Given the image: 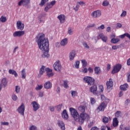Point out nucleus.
I'll return each instance as SVG.
<instances>
[{"instance_id": "53", "label": "nucleus", "mask_w": 130, "mask_h": 130, "mask_svg": "<svg viewBox=\"0 0 130 130\" xmlns=\"http://www.w3.org/2000/svg\"><path fill=\"white\" fill-rule=\"evenodd\" d=\"M108 5H109V2H108V1H104L103 3V6H104V7H107Z\"/></svg>"}, {"instance_id": "55", "label": "nucleus", "mask_w": 130, "mask_h": 130, "mask_svg": "<svg viewBox=\"0 0 130 130\" xmlns=\"http://www.w3.org/2000/svg\"><path fill=\"white\" fill-rule=\"evenodd\" d=\"M64 88H69V85H68V81H64Z\"/></svg>"}, {"instance_id": "30", "label": "nucleus", "mask_w": 130, "mask_h": 130, "mask_svg": "<svg viewBox=\"0 0 130 130\" xmlns=\"http://www.w3.org/2000/svg\"><path fill=\"white\" fill-rule=\"evenodd\" d=\"M51 8H52V6L50 4V3H47L46 4V6L44 9V11L48 12V10H49L50 9H51Z\"/></svg>"}, {"instance_id": "64", "label": "nucleus", "mask_w": 130, "mask_h": 130, "mask_svg": "<svg viewBox=\"0 0 130 130\" xmlns=\"http://www.w3.org/2000/svg\"><path fill=\"white\" fill-rule=\"evenodd\" d=\"M90 130H99V128H98V127L94 126V127H92Z\"/></svg>"}, {"instance_id": "34", "label": "nucleus", "mask_w": 130, "mask_h": 130, "mask_svg": "<svg viewBox=\"0 0 130 130\" xmlns=\"http://www.w3.org/2000/svg\"><path fill=\"white\" fill-rule=\"evenodd\" d=\"M120 128L121 130H130V126H128L127 127H125L123 129V124H121L120 126Z\"/></svg>"}, {"instance_id": "11", "label": "nucleus", "mask_w": 130, "mask_h": 130, "mask_svg": "<svg viewBox=\"0 0 130 130\" xmlns=\"http://www.w3.org/2000/svg\"><path fill=\"white\" fill-rule=\"evenodd\" d=\"M25 34L24 31H17L14 32L13 34L14 37H21V36H23Z\"/></svg>"}, {"instance_id": "57", "label": "nucleus", "mask_w": 130, "mask_h": 130, "mask_svg": "<svg viewBox=\"0 0 130 130\" xmlns=\"http://www.w3.org/2000/svg\"><path fill=\"white\" fill-rule=\"evenodd\" d=\"M43 88V86L42 85H38V87L36 88V90H41Z\"/></svg>"}, {"instance_id": "63", "label": "nucleus", "mask_w": 130, "mask_h": 130, "mask_svg": "<svg viewBox=\"0 0 130 130\" xmlns=\"http://www.w3.org/2000/svg\"><path fill=\"white\" fill-rule=\"evenodd\" d=\"M127 82L130 83V72L127 74Z\"/></svg>"}, {"instance_id": "22", "label": "nucleus", "mask_w": 130, "mask_h": 130, "mask_svg": "<svg viewBox=\"0 0 130 130\" xmlns=\"http://www.w3.org/2000/svg\"><path fill=\"white\" fill-rule=\"evenodd\" d=\"M9 73L10 75H14V77L15 78H17L18 77V73H17V72L13 69H10L9 70Z\"/></svg>"}, {"instance_id": "50", "label": "nucleus", "mask_w": 130, "mask_h": 130, "mask_svg": "<svg viewBox=\"0 0 130 130\" xmlns=\"http://www.w3.org/2000/svg\"><path fill=\"white\" fill-rule=\"evenodd\" d=\"M126 16V11H122V13H121L120 16L122 17H124Z\"/></svg>"}, {"instance_id": "9", "label": "nucleus", "mask_w": 130, "mask_h": 130, "mask_svg": "<svg viewBox=\"0 0 130 130\" xmlns=\"http://www.w3.org/2000/svg\"><path fill=\"white\" fill-rule=\"evenodd\" d=\"M93 18H99L101 16V11L100 10H96L92 12L91 14Z\"/></svg>"}, {"instance_id": "15", "label": "nucleus", "mask_w": 130, "mask_h": 130, "mask_svg": "<svg viewBox=\"0 0 130 130\" xmlns=\"http://www.w3.org/2000/svg\"><path fill=\"white\" fill-rule=\"evenodd\" d=\"M57 124L59 127H60L61 129L62 130H64L66 129V127L64 125V123H63V121L60 120H57Z\"/></svg>"}, {"instance_id": "19", "label": "nucleus", "mask_w": 130, "mask_h": 130, "mask_svg": "<svg viewBox=\"0 0 130 130\" xmlns=\"http://www.w3.org/2000/svg\"><path fill=\"white\" fill-rule=\"evenodd\" d=\"M44 87L45 89H51L52 87V84H51L50 81H47L44 84Z\"/></svg>"}, {"instance_id": "1", "label": "nucleus", "mask_w": 130, "mask_h": 130, "mask_svg": "<svg viewBox=\"0 0 130 130\" xmlns=\"http://www.w3.org/2000/svg\"><path fill=\"white\" fill-rule=\"evenodd\" d=\"M37 43L39 48L43 51L42 56L44 58H47L50 56L48 53L49 51V42L48 39H45V35L43 34H39L37 36Z\"/></svg>"}, {"instance_id": "18", "label": "nucleus", "mask_w": 130, "mask_h": 130, "mask_svg": "<svg viewBox=\"0 0 130 130\" xmlns=\"http://www.w3.org/2000/svg\"><path fill=\"white\" fill-rule=\"evenodd\" d=\"M46 71L47 72V76L48 77V78H50V77H53L54 74L53 73H52V70L49 68H46Z\"/></svg>"}, {"instance_id": "10", "label": "nucleus", "mask_w": 130, "mask_h": 130, "mask_svg": "<svg viewBox=\"0 0 130 130\" xmlns=\"http://www.w3.org/2000/svg\"><path fill=\"white\" fill-rule=\"evenodd\" d=\"M31 105L33 107L34 111H37L40 108V105L37 102L34 101L32 102Z\"/></svg>"}, {"instance_id": "13", "label": "nucleus", "mask_w": 130, "mask_h": 130, "mask_svg": "<svg viewBox=\"0 0 130 130\" xmlns=\"http://www.w3.org/2000/svg\"><path fill=\"white\" fill-rule=\"evenodd\" d=\"M89 91L91 93H92L93 95H97V85H93L92 86H91Z\"/></svg>"}, {"instance_id": "56", "label": "nucleus", "mask_w": 130, "mask_h": 130, "mask_svg": "<svg viewBox=\"0 0 130 130\" xmlns=\"http://www.w3.org/2000/svg\"><path fill=\"white\" fill-rule=\"evenodd\" d=\"M71 94L72 97H75V96H77V91H72L71 92Z\"/></svg>"}, {"instance_id": "40", "label": "nucleus", "mask_w": 130, "mask_h": 130, "mask_svg": "<svg viewBox=\"0 0 130 130\" xmlns=\"http://www.w3.org/2000/svg\"><path fill=\"white\" fill-rule=\"evenodd\" d=\"M73 32H74V30L72 27L68 28V34L69 35H73Z\"/></svg>"}, {"instance_id": "8", "label": "nucleus", "mask_w": 130, "mask_h": 130, "mask_svg": "<svg viewBox=\"0 0 130 130\" xmlns=\"http://www.w3.org/2000/svg\"><path fill=\"white\" fill-rule=\"evenodd\" d=\"M17 111L21 115H24V112H25V105L22 103L18 108Z\"/></svg>"}, {"instance_id": "58", "label": "nucleus", "mask_w": 130, "mask_h": 130, "mask_svg": "<svg viewBox=\"0 0 130 130\" xmlns=\"http://www.w3.org/2000/svg\"><path fill=\"white\" fill-rule=\"evenodd\" d=\"M105 26H104V24H102V25L98 27V30H100L101 29H102V30H103V29H105Z\"/></svg>"}, {"instance_id": "36", "label": "nucleus", "mask_w": 130, "mask_h": 130, "mask_svg": "<svg viewBox=\"0 0 130 130\" xmlns=\"http://www.w3.org/2000/svg\"><path fill=\"white\" fill-rule=\"evenodd\" d=\"M84 39H86V40H90V35L88 33L85 34L84 35Z\"/></svg>"}, {"instance_id": "29", "label": "nucleus", "mask_w": 130, "mask_h": 130, "mask_svg": "<svg viewBox=\"0 0 130 130\" xmlns=\"http://www.w3.org/2000/svg\"><path fill=\"white\" fill-rule=\"evenodd\" d=\"M119 41H120V40L117 38H112L111 40V42L113 44H116V43H118Z\"/></svg>"}, {"instance_id": "59", "label": "nucleus", "mask_w": 130, "mask_h": 130, "mask_svg": "<svg viewBox=\"0 0 130 130\" xmlns=\"http://www.w3.org/2000/svg\"><path fill=\"white\" fill-rule=\"evenodd\" d=\"M121 112L120 111H117L115 114V116L116 117H119L120 116Z\"/></svg>"}, {"instance_id": "41", "label": "nucleus", "mask_w": 130, "mask_h": 130, "mask_svg": "<svg viewBox=\"0 0 130 130\" xmlns=\"http://www.w3.org/2000/svg\"><path fill=\"white\" fill-rule=\"evenodd\" d=\"M120 47H121L120 45H114L112 47V49L113 50H116V49H118V48H120Z\"/></svg>"}, {"instance_id": "39", "label": "nucleus", "mask_w": 130, "mask_h": 130, "mask_svg": "<svg viewBox=\"0 0 130 130\" xmlns=\"http://www.w3.org/2000/svg\"><path fill=\"white\" fill-rule=\"evenodd\" d=\"M74 67L75 69H79V67H80V61H78V60L76 61L75 62Z\"/></svg>"}, {"instance_id": "20", "label": "nucleus", "mask_w": 130, "mask_h": 130, "mask_svg": "<svg viewBox=\"0 0 130 130\" xmlns=\"http://www.w3.org/2000/svg\"><path fill=\"white\" fill-rule=\"evenodd\" d=\"M105 107H106V105H105V103H102L101 104L100 106L97 108L99 109L100 111H103L104 109H105Z\"/></svg>"}, {"instance_id": "17", "label": "nucleus", "mask_w": 130, "mask_h": 130, "mask_svg": "<svg viewBox=\"0 0 130 130\" xmlns=\"http://www.w3.org/2000/svg\"><path fill=\"white\" fill-rule=\"evenodd\" d=\"M57 19H58L60 21V22L62 24L64 23L66 21V16H64L63 15L61 14L57 16Z\"/></svg>"}, {"instance_id": "26", "label": "nucleus", "mask_w": 130, "mask_h": 130, "mask_svg": "<svg viewBox=\"0 0 130 130\" xmlns=\"http://www.w3.org/2000/svg\"><path fill=\"white\" fill-rule=\"evenodd\" d=\"M99 37H100L103 42H106V41H107V37L103 35V34H100L99 35Z\"/></svg>"}, {"instance_id": "27", "label": "nucleus", "mask_w": 130, "mask_h": 130, "mask_svg": "<svg viewBox=\"0 0 130 130\" xmlns=\"http://www.w3.org/2000/svg\"><path fill=\"white\" fill-rule=\"evenodd\" d=\"M61 46H66L68 44V39L65 38L62 40L60 43Z\"/></svg>"}, {"instance_id": "25", "label": "nucleus", "mask_w": 130, "mask_h": 130, "mask_svg": "<svg viewBox=\"0 0 130 130\" xmlns=\"http://www.w3.org/2000/svg\"><path fill=\"white\" fill-rule=\"evenodd\" d=\"M45 70V67L42 66L41 68L40 69L38 78H40V77H41L42 75H43V73H44Z\"/></svg>"}, {"instance_id": "14", "label": "nucleus", "mask_w": 130, "mask_h": 130, "mask_svg": "<svg viewBox=\"0 0 130 130\" xmlns=\"http://www.w3.org/2000/svg\"><path fill=\"white\" fill-rule=\"evenodd\" d=\"M77 52L75 50H73L69 54L70 60H73L76 56Z\"/></svg>"}, {"instance_id": "31", "label": "nucleus", "mask_w": 130, "mask_h": 130, "mask_svg": "<svg viewBox=\"0 0 130 130\" xmlns=\"http://www.w3.org/2000/svg\"><path fill=\"white\" fill-rule=\"evenodd\" d=\"M79 111L81 112V113H84L85 112V106H80L78 107Z\"/></svg>"}, {"instance_id": "5", "label": "nucleus", "mask_w": 130, "mask_h": 130, "mask_svg": "<svg viewBox=\"0 0 130 130\" xmlns=\"http://www.w3.org/2000/svg\"><path fill=\"white\" fill-rule=\"evenodd\" d=\"M53 68L54 70L56 72H61V64H60V62L59 61L55 62L53 64Z\"/></svg>"}, {"instance_id": "2", "label": "nucleus", "mask_w": 130, "mask_h": 130, "mask_svg": "<svg viewBox=\"0 0 130 130\" xmlns=\"http://www.w3.org/2000/svg\"><path fill=\"white\" fill-rule=\"evenodd\" d=\"M70 111L72 117H73L76 121H78L79 120V118H80V115H79L78 111L73 108H70Z\"/></svg>"}, {"instance_id": "24", "label": "nucleus", "mask_w": 130, "mask_h": 130, "mask_svg": "<svg viewBox=\"0 0 130 130\" xmlns=\"http://www.w3.org/2000/svg\"><path fill=\"white\" fill-rule=\"evenodd\" d=\"M127 88H128V84L127 83H125L120 86V89L122 90V91H126Z\"/></svg>"}, {"instance_id": "46", "label": "nucleus", "mask_w": 130, "mask_h": 130, "mask_svg": "<svg viewBox=\"0 0 130 130\" xmlns=\"http://www.w3.org/2000/svg\"><path fill=\"white\" fill-rule=\"evenodd\" d=\"M108 118L107 117H104L103 119V121L104 123H107L108 122Z\"/></svg>"}, {"instance_id": "45", "label": "nucleus", "mask_w": 130, "mask_h": 130, "mask_svg": "<svg viewBox=\"0 0 130 130\" xmlns=\"http://www.w3.org/2000/svg\"><path fill=\"white\" fill-rule=\"evenodd\" d=\"M101 97L102 100H107V102H109V99L106 98L104 95H101Z\"/></svg>"}, {"instance_id": "60", "label": "nucleus", "mask_w": 130, "mask_h": 130, "mask_svg": "<svg viewBox=\"0 0 130 130\" xmlns=\"http://www.w3.org/2000/svg\"><path fill=\"white\" fill-rule=\"evenodd\" d=\"M1 125H9L8 122H2Z\"/></svg>"}, {"instance_id": "37", "label": "nucleus", "mask_w": 130, "mask_h": 130, "mask_svg": "<svg viewBox=\"0 0 130 130\" xmlns=\"http://www.w3.org/2000/svg\"><path fill=\"white\" fill-rule=\"evenodd\" d=\"M82 45L84 46V48H86V49H89L90 48V47L88 45V44H87V42H83L82 43Z\"/></svg>"}, {"instance_id": "52", "label": "nucleus", "mask_w": 130, "mask_h": 130, "mask_svg": "<svg viewBox=\"0 0 130 130\" xmlns=\"http://www.w3.org/2000/svg\"><path fill=\"white\" fill-rule=\"evenodd\" d=\"M29 130H37V127L35 125H31L29 128Z\"/></svg>"}, {"instance_id": "48", "label": "nucleus", "mask_w": 130, "mask_h": 130, "mask_svg": "<svg viewBox=\"0 0 130 130\" xmlns=\"http://www.w3.org/2000/svg\"><path fill=\"white\" fill-rule=\"evenodd\" d=\"M80 8V5L77 3V5L75 8H74V10L75 11V12H78L79 11V9Z\"/></svg>"}, {"instance_id": "47", "label": "nucleus", "mask_w": 130, "mask_h": 130, "mask_svg": "<svg viewBox=\"0 0 130 130\" xmlns=\"http://www.w3.org/2000/svg\"><path fill=\"white\" fill-rule=\"evenodd\" d=\"M20 86H19L18 85L16 86V87H15V92L17 93H20Z\"/></svg>"}, {"instance_id": "4", "label": "nucleus", "mask_w": 130, "mask_h": 130, "mask_svg": "<svg viewBox=\"0 0 130 130\" xmlns=\"http://www.w3.org/2000/svg\"><path fill=\"white\" fill-rule=\"evenodd\" d=\"M84 81L85 82V83L88 84V86H92V85H94L95 83V80L89 76H85L84 78Z\"/></svg>"}, {"instance_id": "62", "label": "nucleus", "mask_w": 130, "mask_h": 130, "mask_svg": "<svg viewBox=\"0 0 130 130\" xmlns=\"http://www.w3.org/2000/svg\"><path fill=\"white\" fill-rule=\"evenodd\" d=\"M93 124H94V122H93V121L90 122L88 125V127H92V126H93Z\"/></svg>"}, {"instance_id": "51", "label": "nucleus", "mask_w": 130, "mask_h": 130, "mask_svg": "<svg viewBox=\"0 0 130 130\" xmlns=\"http://www.w3.org/2000/svg\"><path fill=\"white\" fill-rule=\"evenodd\" d=\"M61 108H62V105H59L57 106V111H60L61 110Z\"/></svg>"}, {"instance_id": "38", "label": "nucleus", "mask_w": 130, "mask_h": 130, "mask_svg": "<svg viewBox=\"0 0 130 130\" xmlns=\"http://www.w3.org/2000/svg\"><path fill=\"white\" fill-rule=\"evenodd\" d=\"M81 62L82 63V66L83 67V68H86V67H87V64H88V63H87L86 60H82Z\"/></svg>"}, {"instance_id": "33", "label": "nucleus", "mask_w": 130, "mask_h": 130, "mask_svg": "<svg viewBox=\"0 0 130 130\" xmlns=\"http://www.w3.org/2000/svg\"><path fill=\"white\" fill-rule=\"evenodd\" d=\"M21 78L22 79H26V70L23 69L21 71Z\"/></svg>"}, {"instance_id": "12", "label": "nucleus", "mask_w": 130, "mask_h": 130, "mask_svg": "<svg viewBox=\"0 0 130 130\" xmlns=\"http://www.w3.org/2000/svg\"><path fill=\"white\" fill-rule=\"evenodd\" d=\"M30 4V0H21L19 3H18V6L19 7H21L22 5L24 6H27Z\"/></svg>"}, {"instance_id": "23", "label": "nucleus", "mask_w": 130, "mask_h": 130, "mask_svg": "<svg viewBox=\"0 0 130 130\" xmlns=\"http://www.w3.org/2000/svg\"><path fill=\"white\" fill-rule=\"evenodd\" d=\"M62 116L63 118L65 119H68L69 118V115L68 114V112H67V110H64L62 113Z\"/></svg>"}, {"instance_id": "61", "label": "nucleus", "mask_w": 130, "mask_h": 130, "mask_svg": "<svg viewBox=\"0 0 130 130\" xmlns=\"http://www.w3.org/2000/svg\"><path fill=\"white\" fill-rule=\"evenodd\" d=\"M56 3V2L55 1H53L49 4H50L52 7H53V6H54V5H55Z\"/></svg>"}, {"instance_id": "42", "label": "nucleus", "mask_w": 130, "mask_h": 130, "mask_svg": "<svg viewBox=\"0 0 130 130\" xmlns=\"http://www.w3.org/2000/svg\"><path fill=\"white\" fill-rule=\"evenodd\" d=\"M0 21L2 23H5L7 21V18H6V17L2 16L0 18Z\"/></svg>"}, {"instance_id": "28", "label": "nucleus", "mask_w": 130, "mask_h": 130, "mask_svg": "<svg viewBox=\"0 0 130 130\" xmlns=\"http://www.w3.org/2000/svg\"><path fill=\"white\" fill-rule=\"evenodd\" d=\"M113 125L114 127L118 126V120H117V118H115L113 120Z\"/></svg>"}, {"instance_id": "35", "label": "nucleus", "mask_w": 130, "mask_h": 130, "mask_svg": "<svg viewBox=\"0 0 130 130\" xmlns=\"http://www.w3.org/2000/svg\"><path fill=\"white\" fill-rule=\"evenodd\" d=\"M49 0H41L40 4H39L41 7H43L44 5H45Z\"/></svg>"}, {"instance_id": "21", "label": "nucleus", "mask_w": 130, "mask_h": 130, "mask_svg": "<svg viewBox=\"0 0 130 130\" xmlns=\"http://www.w3.org/2000/svg\"><path fill=\"white\" fill-rule=\"evenodd\" d=\"M8 84V81H7V78H3L2 80V82L0 85H2V87H4V88H6V86H7V84Z\"/></svg>"}, {"instance_id": "7", "label": "nucleus", "mask_w": 130, "mask_h": 130, "mask_svg": "<svg viewBox=\"0 0 130 130\" xmlns=\"http://www.w3.org/2000/svg\"><path fill=\"white\" fill-rule=\"evenodd\" d=\"M107 89L109 91L112 89V87H113V81H112V79H109V81L107 82Z\"/></svg>"}, {"instance_id": "49", "label": "nucleus", "mask_w": 130, "mask_h": 130, "mask_svg": "<svg viewBox=\"0 0 130 130\" xmlns=\"http://www.w3.org/2000/svg\"><path fill=\"white\" fill-rule=\"evenodd\" d=\"M81 72L84 74L88 73V69L86 67H83V69H82Z\"/></svg>"}, {"instance_id": "3", "label": "nucleus", "mask_w": 130, "mask_h": 130, "mask_svg": "<svg viewBox=\"0 0 130 130\" xmlns=\"http://www.w3.org/2000/svg\"><path fill=\"white\" fill-rule=\"evenodd\" d=\"M89 118H90V116L89 115H88V114L81 113L80 114V118L79 117L78 121H79L80 124H83V123H84V121H85V120H88Z\"/></svg>"}, {"instance_id": "54", "label": "nucleus", "mask_w": 130, "mask_h": 130, "mask_svg": "<svg viewBox=\"0 0 130 130\" xmlns=\"http://www.w3.org/2000/svg\"><path fill=\"white\" fill-rule=\"evenodd\" d=\"M12 98L13 100H14V101H16L17 99H18V97H17V95H16V94H13Z\"/></svg>"}, {"instance_id": "43", "label": "nucleus", "mask_w": 130, "mask_h": 130, "mask_svg": "<svg viewBox=\"0 0 130 130\" xmlns=\"http://www.w3.org/2000/svg\"><path fill=\"white\" fill-rule=\"evenodd\" d=\"M122 27V24L120 23H117L116 24V29H120Z\"/></svg>"}, {"instance_id": "32", "label": "nucleus", "mask_w": 130, "mask_h": 130, "mask_svg": "<svg viewBox=\"0 0 130 130\" xmlns=\"http://www.w3.org/2000/svg\"><path fill=\"white\" fill-rule=\"evenodd\" d=\"M94 72L95 75H99L100 73L101 72V69H100V67H95L94 68Z\"/></svg>"}, {"instance_id": "6", "label": "nucleus", "mask_w": 130, "mask_h": 130, "mask_svg": "<svg viewBox=\"0 0 130 130\" xmlns=\"http://www.w3.org/2000/svg\"><path fill=\"white\" fill-rule=\"evenodd\" d=\"M121 69V64H117L113 67V69L112 71V74H116V73H118Z\"/></svg>"}, {"instance_id": "16", "label": "nucleus", "mask_w": 130, "mask_h": 130, "mask_svg": "<svg viewBox=\"0 0 130 130\" xmlns=\"http://www.w3.org/2000/svg\"><path fill=\"white\" fill-rule=\"evenodd\" d=\"M24 26V24L22 23V21H18L17 22V28L19 30H23Z\"/></svg>"}, {"instance_id": "44", "label": "nucleus", "mask_w": 130, "mask_h": 130, "mask_svg": "<svg viewBox=\"0 0 130 130\" xmlns=\"http://www.w3.org/2000/svg\"><path fill=\"white\" fill-rule=\"evenodd\" d=\"M90 103L92 105L96 103V100H95L94 98H90Z\"/></svg>"}]
</instances>
